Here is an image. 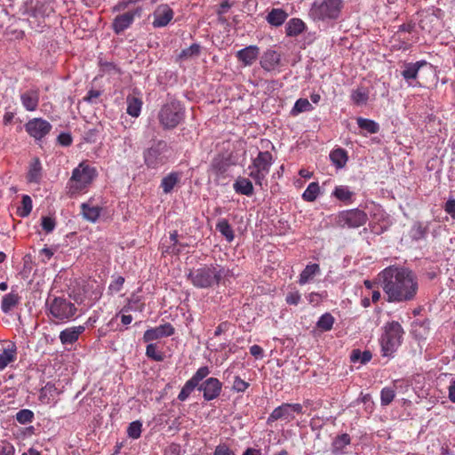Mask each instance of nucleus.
I'll return each instance as SVG.
<instances>
[{
	"instance_id": "obj_1",
	"label": "nucleus",
	"mask_w": 455,
	"mask_h": 455,
	"mask_svg": "<svg viewBox=\"0 0 455 455\" xmlns=\"http://www.w3.org/2000/svg\"><path fill=\"white\" fill-rule=\"evenodd\" d=\"M379 277L388 302L403 303L416 298L419 282L415 273L410 268L389 266L379 274Z\"/></svg>"
},
{
	"instance_id": "obj_2",
	"label": "nucleus",
	"mask_w": 455,
	"mask_h": 455,
	"mask_svg": "<svg viewBox=\"0 0 455 455\" xmlns=\"http://www.w3.org/2000/svg\"><path fill=\"white\" fill-rule=\"evenodd\" d=\"M98 176L97 169L88 161L81 162L73 171L67 183L70 197L86 194Z\"/></svg>"
},
{
	"instance_id": "obj_3",
	"label": "nucleus",
	"mask_w": 455,
	"mask_h": 455,
	"mask_svg": "<svg viewBox=\"0 0 455 455\" xmlns=\"http://www.w3.org/2000/svg\"><path fill=\"white\" fill-rule=\"evenodd\" d=\"M223 274V267L219 265L203 266L193 268L188 274L191 283L201 289H206L218 284Z\"/></svg>"
},
{
	"instance_id": "obj_4",
	"label": "nucleus",
	"mask_w": 455,
	"mask_h": 455,
	"mask_svg": "<svg viewBox=\"0 0 455 455\" xmlns=\"http://www.w3.org/2000/svg\"><path fill=\"white\" fill-rule=\"evenodd\" d=\"M342 8V0H314L309 15L315 20H334L339 18Z\"/></svg>"
},
{
	"instance_id": "obj_5",
	"label": "nucleus",
	"mask_w": 455,
	"mask_h": 455,
	"mask_svg": "<svg viewBox=\"0 0 455 455\" xmlns=\"http://www.w3.org/2000/svg\"><path fill=\"white\" fill-rule=\"evenodd\" d=\"M404 334L402 325L395 321L387 323L380 338L381 352L384 356H391L402 344Z\"/></svg>"
},
{
	"instance_id": "obj_6",
	"label": "nucleus",
	"mask_w": 455,
	"mask_h": 455,
	"mask_svg": "<svg viewBox=\"0 0 455 455\" xmlns=\"http://www.w3.org/2000/svg\"><path fill=\"white\" fill-rule=\"evenodd\" d=\"M49 316L55 323H65L73 320L77 307L70 300L58 297L47 303Z\"/></svg>"
},
{
	"instance_id": "obj_7",
	"label": "nucleus",
	"mask_w": 455,
	"mask_h": 455,
	"mask_svg": "<svg viewBox=\"0 0 455 455\" xmlns=\"http://www.w3.org/2000/svg\"><path fill=\"white\" fill-rule=\"evenodd\" d=\"M274 163L273 156L268 151H259L251 164L249 165V176L255 181V184L262 187L267 175Z\"/></svg>"
},
{
	"instance_id": "obj_8",
	"label": "nucleus",
	"mask_w": 455,
	"mask_h": 455,
	"mask_svg": "<svg viewBox=\"0 0 455 455\" xmlns=\"http://www.w3.org/2000/svg\"><path fill=\"white\" fill-rule=\"evenodd\" d=\"M172 150L165 141L159 140L144 153L145 164L157 169L169 163Z\"/></svg>"
},
{
	"instance_id": "obj_9",
	"label": "nucleus",
	"mask_w": 455,
	"mask_h": 455,
	"mask_svg": "<svg viewBox=\"0 0 455 455\" xmlns=\"http://www.w3.org/2000/svg\"><path fill=\"white\" fill-rule=\"evenodd\" d=\"M158 119L164 129H173L184 119V108L179 101L168 102L159 111Z\"/></svg>"
},
{
	"instance_id": "obj_10",
	"label": "nucleus",
	"mask_w": 455,
	"mask_h": 455,
	"mask_svg": "<svg viewBox=\"0 0 455 455\" xmlns=\"http://www.w3.org/2000/svg\"><path fill=\"white\" fill-rule=\"evenodd\" d=\"M367 214L357 208L342 211L336 217V222L339 227L356 228L366 223Z\"/></svg>"
},
{
	"instance_id": "obj_11",
	"label": "nucleus",
	"mask_w": 455,
	"mask_h": 455,
	"mask_svg": "<svg viewBox=\"0 0 455 455\" xmlns=\"http://www.w3.org/2000/svg\"><path fill=\"white\" fill-rule=\"evenodd\" d=\"M302 405L300 403H284L280 406L275 408L267 418V422H274L276 420H284L291 422L295 419L296 414H302Z\"/></svg>"
},
{
	"instance_id": "obj_12",
	"label": "nucleus",
	"mask_w": 455,
	"mask_h": 455,
	"mask_svg": "<svg viewBox=\"0 0 455 455\" xmlns=\"http://www.w3.org/2000/svg\"><path fill=\"white\" fill-rule=\"evenodd\" d=\"M52 126L43 118H32L25 124V130L36 140H40L50 133Z\"/></svg>"
},
{
	"instance_id": "obj_13",
	"label": "nucleus",
	"mask_w": 455,
	"mask_h": 455,
	"mask_svg": "<svg viewBox=\"0 0 455 455\" xmlns=\"http://www.w3.org/2000/svg\"><path fill=\"white\" fill-rule=\"evenodd\" d=\"M428 65L430 64L426 60H419L416 62H405L403 65L401 76L406 81L409 86H421L420 83L417 80L419 71L421 68Z\"/></svg>"
},
{
	"instance_id": "obj_14",
	"label": "nucleus",
	"mask_w": 455,
	"mask_h": 455,
	"mask_svg": "<svg viewBox=\"0 0 455 455\" xmlns=\"http://www.w3.org/2000/svg\"><path fill=\"white\" fill-rule=\"evenodd\" d=\"M17 347L11 340L0 342V371L8 366H12L17 360Z\"/></svg>"
},
{
	"instance_id": "obj_15",
	"label": "nucleus",
	"mask_w": 455,
	"mask_h": 455,
	"mask_svg": "<svg viewBox=\"0 0 455 455\" xmlns=\"http://www.w3.org/2000/svg\"><path fill=\"white\" fill-rule=\"evenodd\" d=\"M142 12L141 7H136L133 10L128 11L123 14L117 15L112 24L113 30L116 34H120L127 29L133 22L136 16H140Z\"/></svg>"
},
{
	"instance_id": "obj_16",
	"label": "nucleus",
	"mask_w": 455,
	"mask_h": 455,
	"mask_svg": "<svg viewBox=\"0 0 455 455\" xmlns=\"http://www.w3.org/2000/svg\"><path fill=\"white\" fill-rule=\"evenodd\" d=\"M175 329L169 323L160 324L158 326L150 328L144 332L143 340L144 342H152L154 340L160 339L173 335Z\"/></svg>"
},
{
	"instance_id": "obj_17",
	"label": "nucleus",
	"mask_w": 455,
	"mask_h": 455,
	"mask_svg": "<svg viewBox=\"0 0 455 455\" xmlns=\"http://www.w3.org/2000/svg\"><path fill=\"white\" fill-rule=\"evenodd\" d=\"M174 12L168 4L158 5L153 12L154 28H163L167 26L173 19Z\"/></svg>"
},
{
	"instance_id": "obj_18",
	"label": "nucleus",
	"mask_w": 455,
	"mask_h": 455,
	"mask_svg": "<svg viewBox=\"0 0 455 455\" xmlns=\"http://www.w3.org/2000/svg\"><path fill=\"white\" fill-rule=\"evenodd\" d=\"M40 100V90L33 87L20 93V101L27 111H36Z\"/></svg>"
},
{
	"instance_id": "obj_19",
	"label": "nucleus",
	"mask_w": 455,
	"mask_h": 455,
	"mask_svg": "<svg viewBox=\"0 0 455 455\" xmlns=\"http://www.w3.org/2000/svg\"><path fill=\"white\" fill-rule=\"evenodd\" d=\"M126 103L127 114L134 118L139 117L143 105L140 92L137 90H133L132 93L127 96Z\"/></svg>"
},
{
	"instance_id": "obj_20",
	"label": "nucleus",
	"mask_w": 455,
	"mask_h": 455,
	"mask_svg": "<svg viewBox=\"0 0 455 455\" xmlns=\"http://www.w3.org/2000/svg\"><path fill=\"white\" fill-rule=\"evenodd\" d=\"M101 212L102 207L95 204L92 197L81 204V213L88 221L96 222L100 218Z\"/></svg>"
},
{
	"instance_id": "obj_21",
	"label": "nucleus",
	"mask_w": 455,
	"mask_h": 455,
	"mask_svg": "<svg viewBox=\"0 0 455 455\" xmlns=\"http://www.w3.org/2000/svg\"><path fill=\"white\" fill-rule=\"evenodd\" d=\"M85 331L84 325L66 328L60 333V340L63 345H73Z\"/></svg>"
},
{
	"instance_id": "obj_22",
	"label": "nucleus",
	"mask_w": 455,
	"mask_h": 455,
	"mask_svg": "<svg viewBox=\"0 0 455 455\" xmlns=\"http://www.w3.org/2000/svg\"><path fill=\"white\" fill-rule=\"evenodd\" d=\"M259 48L256 45L247 46L236 52V58L243 66H251L258 59Z\"/></svg>"
},
{
	"instance_id": "obj_23",
	"label": "nucleus",
	"mask_w": 455,
	"mask_h": 455,
	"mask_svg": "<svg viewBox=\"0 0 455 455\" xmlns=\"http://www.w3.org/2000/svg\"><path fill=\"white\" fill-rule=\"evenodd\" d=\"M280 60V53L274 50H267L260 58V66L266 71H272L278 67Z\"/></svg>"
},
{
	"instance_id": "obj_24",
	"label": "nucleus",
	"mask_w": 455,
	"mask_h": 455,
	"mask_svg": "<svg viewBox=\"0 0 455 455\" xmlns=\"http://www.w3.org/2000/svg\"><path fill=\"white\" fill-rule=\"evenodd\" d=\"M60 394L59 388L52 383H47L41 388L39 394V400L44 404H55L57 397Z\"/></svg>"
},
{
	"instance_id": "obj_25",
	"label": "nucleus",
	"mask_w": 455,
	"mask_h": 455,
	"mask_svg": "<svg viewBox=\"0 0 455 455\" xmlns=\"http://www.w3.org/2000/svg\"><path fill=\"white\" fill-rule=\"evenodd\" d=\"M201 390L204 392V397L206 400H212L216 398L221 389L220 382L214 378H210L201 386Z\"/></svg>"
},
{
	"instance_id": "obj_26",
	"label": "nucleus",
	"mask_w": 455,
	"mask_h": 455,
	"mask_svg": "<svg viewBox=\"0 0 455 455\" xmlns=\"http://www.w3.org/2000/svg\"><path fill=\"white\" fill-rule=\"evenodd\" d=\"M289 14L282 8H272L266 16V21L272 27H281L287 20Z\"/></svg>"
},
{
	"instance_id": "obj_27",
	"label": "nucleus",
	"mask_w": 455,
	"mask_h": 455,
	"mask_svg": "<svg viewBox=\"0 0 455 455\" xmlns=\"http://www.w3.org/2000/svg\"><path fill=\"white\" fill-rule=\"evenodd\" d=\"M182 173L180 172H172L165 175L160 184V188L164 194H170L180 182Z\"/></svg>"
},
{
	"instance_id": "obj_28",
	"label": "nucleus",
	"mask_w": 455,
	"mask_h": 455,
	"mask_svg": "<svg viewBox=\"0 0 455 455\" xmlns=\"http://www.w3.org/2000/svg\"><path fill=\"white\" fill-rule=\"evenodd\" d=\"M429 231V222L414 221L411 225L409 235L413 241H419L425 239Z\"/></svg>"
},
{
	"instance_id": "obj_29",
	"label": "nucleus",
	"mask_w": 455,
	"mask_h": 455,
	"mask_svg": "<svg viewBox=\"0 0 455 455\" xmlns=\"http://www.w3.org/2000/svg\"><path fill=\"white\" fill-rule=\"evenodd\" d=\"M307 29L306 23L299 18H291L285 25V34L290 37H296Z\"/></svg>"
},
{
	"instance_id": "obj_30",
	"label": "nucleus",
	"mask_w": 455,
	"mask_h": 455,
	"mask_svg": "<svg viewBox=\"0 0 455 455\" xmlns=\"http://www.w3.org/2000/svg\"><path fill=\"white\" fill-rule=\"evenodd\" d=\"M351 443L350 435L347 433L335 437L331 443V452L333 455H343L347 453L346 447Z\"/></svg>"
},
{
	"instance_id": "obj_31",
	"label": "nucleus",
	"mask_w": 455,
	"mask_h": 455,
	"mask_svg": "<svg viewBox=\"0 0 455 455\" xmlns=\"http://www.w3.org/2000/svg\"><path fill=\"white\" fill-rule=\"evenodd\" d=\"M321 272L320 267L318 264H308L300 273L299 277V283L300 285H304L313 280V278L319 275Z\"/></svg>"
},
{
	"instance_id": "obj_32",
	"label": "nucleus",
	"mask_w": 455,
	"mask_h": 455,
	"mask_svg": "<svg viewBox=\"0 0 455 455\" xmlns=\"http://www.w3.org/2000/svg\"><path fill=\"white\" fill-rule=\"evenodd\" d=\"M369 95V88L361 85L352 91L350 98L355 105L363 106L368 102Z\"/></svg>"
},
{
	"instance_id": "obj_33",
	"label": "nucleus",
	"mask_w": 455,
	"mask_h": 455,
	"mask_svg": "<svg viewBox=\"0 0 455 455\" xmlns=\"http://www.w3.org/2000/svg\"><path fill=\"white\" fill-rule=\"evenodd\" d=\"M234 189L237 194L251 196L254 189L251 181L244 177H239L234 183Z\"/></svg>"
},
{
	"instance_id": "obj_34",
	"label": "nucleus",
	"mask_w": 455,
	"mask_h": 455,
	"mask_svg": "<svg viewBox=\"0 0 455 455\" xmlns=\"http://www.w3.org/2000/svg\"><path fill=\"white\" fill-rule=\"evenodd\" d=\"M212 173L216 176L217 181L225 180L228 172V160L224 157L215 158L212 163Z\"/></svg>"
},
{
	"instance_id": "obj_35",
	"label": "nucleus",
	"mask_w": 455,
	"mask_h": 455,
	"mask_svg": "<svg viewBox=\"0 0 455 455\" xmlns=\"http://www.w3.org/2000/svg\"><path fill=\"white\" fill-rule=\"evenodd\" d=\"M148 343L149 344L146 347V355L156 362L164 361L165 355L163 351V345L160 342Z\"/></svg>"
},
{
	"instance_id": "obj_36",
	"label": "nucleus",
	"mask_w": 455,
	"mask_h": 455,
	"mask_svg": "<svg viewBox=\"0 0 455 455\" xmlns=\"http://www.w3.org/2000/svg\"><path fill=\"white\" fill-rule=\"evenodd\" d=\"M330 158L338 169L343 168L348 160L347 152L341 148L333 149L330 154Z\"/></svg>"
},
{
	"instance_id": "obj_37",
	"label": "nucleus",
	"mask_w": 455,
	"mask_h": 455,
	"mask_svg": "<svg viewBox=\"0 0 455 455\" xmlns=\"http://www.w3.org/2000/svg\"><path fill=\"white\" fill-rule=\"evenodd\" d=\"M354 195L347 186H337L332 192L334 197L345 204L352 203Z\"/></svg>"
},
{
	"instance_id": "obj_38",
	"label": "nucleus",
	"mask_w": 455,
	"mask_h": 455,
	"mask_svg": "<svg viewBox=\"0 0 455 455\" xmlns=\"http://www.w3.org/2000/svg\"><path fill=\"white\" fill-rule=\"evenodd\" d=\"M42 176V166L38 159H34L29 165L27 179L29 182L38 183Z\"/></svg>"
},
{
	"instance_id": "obj_39",
	"label": "nucleus",
	"mask_w": 455,
	"mask_h": 455,
	"mask_svg": "<svg viewBox=\"0 0 455 455\" xmlns=\"http://www.w3.org/2000/svg\"><path fill=\"white\" fill-rule=\"evenodd\" d=\"M356 123L359 128L362 129L363 131H365L367 133L375 134L378 133L379 131V124L373 120L363 117H358L356 119Z\"/></svg>"
},
{
	"instance_id": "obj_40",
	"label": "nucleus",
	"mask_w": 455,
	"mask_h": 455,
	"mask_svg": "<svg viewBox=\"0 0 455 455\" xmlns=\"http://www.w3.org/2000/svg\"><path fill=\"white\" fill-rule=\"evenodd\" d=\"M314 109L312 104L308 101L307 99L300 98L296 100L293 108L291 110V115L292 116H296L303 112H309Z\"/></svg>"
},
{
	"instance_id": "obj_41",
	"label": "nucleus",
	"mask_w": 455,
	"mask_h": 455,
	"mask_svg": "<svg viewBox=\"0 0 455 455\" xmlns=\"http://www.w3.org/2000/svg\"><path fill=\"white\" fill-rule=\"evenodd\" d=\"M335 319L330 313H325L320 316L316 323V327L321 331H329L332 329Z\"/></svg>"
},
{
	"instance_id": "obj_42",
	"label": "nucleus",
	"mask_w": 455,
	"mask_h": 455,
	"mask_svg": "<svg viewBox=\"0 0 455 455\" xmlns=\"http://www.w3.org/2000/svg\"><path fill=\"white\" fill-rule=\"evenodd\" d=\"M320 193V187L317 182H311L302 194V199L306 202L312 203L315 201Z\"/></svg>"
},
{
	"instance_id": "obj_43",
	"label": "nucleus",
	"mask_w": 455,
	"mask_h": 455,
	"mask_svg": "<svg viewBox=\"0 0 455 455\" xmlns=\"http://www.w3.org/2000/svg\"><path fill=\"white\" fill-rule=\"evenodd\" d=\"M372 355L371 351L365 350L363 352L359 349H354L351 353L350 359L354 363H361L363 364L367 363L371 361Z\"/></svg>"
},
{
	"instance_id": "obj_44",
	"label": "nucleus",
	"mask_w": 455,
	"mask_h": 455,
	"mask_svg": "<svg viewBox=\"0 0 455 455\" xmlns=\"http://www.w3.org/2000/svg\"><path fill=\"white\" fill-rule=\"evenodd\" d=\"M32 200L29 196H23L20 206L18 207L17 214L21 217H27L32 211Z\"/></svg>"
},
{
	"instance_id": "obj_45",
	"label": "nucleus",
	"mask_w": 455,
	"mask_h": 455,
	"mask_svg": "<svg viewBox=\"0 0 455 455\" xmlns=\"http://www.w3.org/2000/svg\"><path fill=\"white\" fill-rule=\"evenodd\" d=\"M199 53H200V45L197 44H193L190 47L182 50V52L179 55V58L181 60H186L190 58L198 56Z\"/></svg>"
},
{
	"instance_id": "obj_46",
	"label": "nucleus",
	"mask_w": 455,
	"mask_h": 455,
	"mask_svg": "<svg viewBox=\"0 0 455 455\" xmlns=\"http://www.w3.org/2000/svg\"><path fill=\"white\" fill-rule=\"evenodd\" d=\"M34 413L28 409H22L16 414V419L20 424H28L34 420Z\"/></svg>"
},
{
	"instance_id": "obj_47",
	"label": "nucleus",
	"mask_w": 455,
	"mask_h": 455,
	"mask_svg": "<svg viewBox=\"0 0 455 455\" xmlns=\"http://www.w3.org/2000/svg\"><path fill=\"white\" fill-rule=\"evenodd\" d=\"M395 396V392L392 387H384L380 392V403L382 406H387L392 403Z\"/></svg>"
},
{
	"instance_id": "obj_48",
	"label": "nucleus",
	"mask_w": 455,
	"mask_h": 455,
	"mask_svg": "<svg viewBox=\"0 0 455 455\" xmlns=\"http://www.w3.org/2000/svg\"><path fill=\"white\" fill-rule=\"evenodd\" d=\"M17 304V297L14 294L9 293L6 294L2 300V310L5 313L12 310L14 306Z\"/></svg>"
},
{
	"instance_id": "obj_49",
	"label": "nucleus",
	"mask_w": 455,
	"mask_h": 455,
	"mask_svg": "<svg viewBox=\"0 0 455 455\" xmlns=\"http://www.w3.org/2000/svg\"><path fill=\"white\" fill-rule=\"evenodd\" d=\"M142 424L139 420L132 422L127 428V435L132 439H138L141 435Z\"/></svg>"
},
{
	"instance_id": "obj_50",
	"label": "nucleus",
	"mask_w": 455,
	"mask_h": 455,
	"mask_svg": "<svg viewBox=\"0 0 455 455\" xmlns=\"http://www.w3.org/2000/svg\"><path fill=\"white\" fill-rule=\"evenodd\" d=\"M209 373L210 371L208 367H201L196 371L195 375L190 379H188V381H191L195 387H197L199 382L204 379Z\"/></svg>"
},
{
	"instance_id": "obj_51",
	"label": "nucleus",
	"mask_w": 455,
	"mask_h": 455,
	"mask_svg": "<svg viewBox=\"0 0 455 455\" xmlns=\"http://www.w3.org/2000/svg\"><path fill=\"white\" fill-rule=\"evenodd\" d=\"M41 225L44 231L47 234L52 232L56 226L55 219L51 216H43Z\"/></svg>"
},
{
	"instance_id": "obj_52",
	"label": "nucleus",
	"mask_w": 455,
	"mask_h": 455,
	"mask_svg": "<svg viewBox=\"0 0 455 455\" xmlns=\"http://www.w3.org/2000/svg\"><path fill=\"white\" fill-rule=\"evenodd\" d=\"M124 281L123 276L114 278L108 285V292L113 294L120 291L124 286Z\"/></svg>"
},
{
	"instance_id": "obj_53",
	"label": "nucleus",
	"mask_w": 455,
	"mask_h": 455,
	"mask_svg": "<svg viewBox=\"0 0 455 455\" xmlns=\"http://www.w3.org/2000/svg\"><path fill=\"white\" fill-rule=\"evenodd\" d=\"M131 308L139 312H142L145 308V304L141 301V297L136 294H132L129 299Z\"/></svg>"
},
{
	"instance_id": "obj_54",
	"label": "nucleus",
	"mask_w": 455,
	"mask_h": 455,
	"mask_svg": "<svg viewBox=\"0 0 455 455\" xmlns=\"http://www.w3.org/2000/svg\"><path fill=\"white\" fill-rule=\"evenodd\" d=\"M358 401L363 403L364 409L368 413H371L374 409V403L370 394H361Z\"/></svg>"
},
{
	"instance_id": "obj_55",
	"label": "nucleus",
	"mask_w": 455,
	"mask_h": 455,
	"mask_svg": "<svg viewBox=\"0 0 455 455\" xmlns=\"http://www.w3.org/2000/svg\"><path fill=\"white\" fill-rule=\"evenodd\" d=\"M196 387L191 381L188 380L178 395L179 400L185 401Z\"/></svg>"
},
{
	"instance_id": "obj_56",
	"label": "nucleus",
	"mask_w": 455,
	"mask_h": 455,
	"mask_svg": "<svg viewBox=\"0 0 455 455\" xmlns=\"http://www.w3.org/2000/svg\"><path fill=\"white\" fill-rule=\"evenodd\" d=\"M250 384L246 382L245 380L242 379L239 377H235L233 385H232V390L235 392H244L248 387Z\"/></svg>"
},
{
	"instance_id": "obj_57",
	"label": "nucleus",
	"mask_w": 455,
	"mask_h": 455,
	"mask_svg": "<svg viewBox=\"0 0 455 455\" xmlns=\"http://www.w3.org/2000/svg\"><path fill=\"white\" fill-rule=\"evenodd\" d=\"M14 454H15V449L12 443H10L6 441L0 442V455H14Z\"/></svg>"
},
{
	"instance_id": "obj_58",
	"label": "nucleus",
	"mask_w": 455,
	"mask_h": 455,
	"mask_svg": "<svg viewBox=\"0 0 455 455\" xmlns=\"http://www.w3.org/2000/svg\"><path fill=\"white\" fill-rule=\"evenodd\" d=\"M301 296L298 291H291L286 295L285 301L288 305L297 306L300 301Z\"/></svg>"
},
{
	"instance_id": "obj_59",
	"label": "nucleus",
	"mask_w": 455,
	"mask_h": 455,
	"mask_svg": "<svg viewBox=\"0 0 455 455\" xmlns=\"http://www.w3.org/2000/svg\"><path fill=\"white\" fill-rule=\"evenodd\" d=\"M444 212L455 220V199L449 198L443 205Z\"/></svg>"
},
{
	"instance_id": "obj_60",
	"label": "nucleus",
	"mask_w": 455,
	"mask_h": 455,
	"mask_svg": "<svg viewBox=\"0 0 455 455\" xmlns=\"http://www.w3.org/2000/svg\"><path fill=\"white\" fill-rule=\"evenodd\" d=\"M170 239H171V242L172 243V253L173 254H180L181 252V245L179 244L178 243V234L177 232H173L170 235Z\"/></svg>"
},
{
	"instance_id": "obj_61",
	"label": "nucleus",
	"mask_w": 455,
	"mask_h": 455,
	"mask_svg": "<svg viewBox=\"0 0 455 455\" xmlns=\"http://www.w3.org/2000/svg\"><path fill=\"white\" fill-rule=\"evenodd\" d=\"M307 298L310 304H312L314 306H317L321 303V301L323 298V293H319V292H311L307 295Z\"/></svg>"
},
{
	"instance_id": "obj_62",
	"label": "nucleus",
	"mask_w": 455,
	"mask_h": 455,
	"mask_svg": "<svg viewBox=\"0 0 455 455\" xmlns=\"http://www.w3.org/2000/svg\"><path fill=\"white\" fill-rule=\"evenodd\" d=\"M53 254H54V251L51 248H48V247L42 249L39 252L42 261L44 263L48 262L52 259Z\"/></svg>"
},
{
	"instance_id": "obj_63",
	"label": "nucleus",
	"mask_w": 455,
	"mask_h": 455,
	"mask_svg": "<svg viewBox=\"0 0 455 455\" xmlns=\"http://www.w3.org/2000/svg\"><path fill=\"white\" fill-rule=\"evenodd\" d=\"M250 353L256 359H261L264 356V350L259 345H253L250 347Z\"/></svg>"
},
{
	"instance_id": "obj_64",
	"label": "nucleus",
	"mask_w": 455,
	"mask_h": 455,
	"mask_svg": "<svg viewBox=\"0 0 455 455\" xmlns=\"http://www.w3.org/2000/svg\"><path fill=\"white\" fill-rule=\"evenodd\" d=\"M58 141L62 146H69L72 143V138L68 133H60L58 136Z\"/></svg>"
}]
</instances>
